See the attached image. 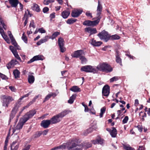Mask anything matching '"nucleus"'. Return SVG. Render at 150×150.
I'll list each match as a JSON object with an SVG mask.
<instances>
[{"label": "nucleus", "mask_w": 150, "mask_h": 150, "mask_svg": "<svg viewBox=\"0 0 150 150\" xmlns=\"http://www.w3.org/2000/svg\"><path fill=\"white\" fill-rule=\"evenodd\" d=\"M102 11H97V13L96 14L97 16V18H100V19L101 18V17L100 16V15L101 13V12Z\"/></svg>", "instance_id": "60"}, {"label": "nucleus", "mask_w": 150, "mask_h": 150, "mask_svg": "<svg viewBox=\"0 0 150 150\" xmlns=\"http://www.w3.org/2000/svg\"><path fill=\"white\" fill-rule=\"evenodd\" d=\"M25 18V20L24 22V26H25L28 22V16L27 14V13L26 11H25V14H24V17L23 18V19L24 20Z\"/></svg>", "instance_id": "35"}, {"label": "nucleus", "mask_w": 150, "mask_h": 150, "mask_svg": "<svg viewBox=\"0 0 150 150\" xmlns=\"http://www.w3.org/2000/svg\"><path fill=\"white\" fill-rule=\"evenodd\" d=\"M83 50H78L74 52L73 54L72 55V57L75 58H80V57L83 55Z\"/></svg>", "instance_id": "15"}, {"label": "nucleus", "mask_w": 150, "mask_h": 150, "mask_svg": "<svg viewBox=\"0 0 150 150\" xmlns=\"http://www.w3.org/2000/svg\"><path fill=\"white\" fill-rule=\"evenodd\" d=\"M0 77L2 78L3 79L6 80L8 79V78L7 76L1 73L0 72Z\"/></svg>", "instance_id": "50"}, {"label": "nucleus", "mask_w": 150, "mask_h": 150, "mask_svg": "<svg viewBox=\"0 0 150 150\" xmlns=\"http://www.w3.org/2000/svg\"><path fill=\"white\" fill-rule=\"evenodd\" d=\"M28 82L30 84H32L34 81L35 78L32 75H29L28 77Z\"/></svg>", "instance_id": "31"}, {"label": "nucleus", "mask_w": 150, "mask_h": 150, "mask_svg": "<svg viewBox=\"0 0 150 150\" xmlns=\"http://www.w3.org/2000/svg\"><path fill=\"white\" fill-rule=\"evenodd\" d=\"M109 38V40H119L120 39V36L117 34L112 35H110Z\"/></svg>", "instance_id": "26"}, {"label": "nucleus", "mask_w": 150, "mask_h": 150, "mask_svg": "<svg viewBox=\"0 0 150 150\" xmlns=\"http://www.w3.org/2000/svg\"><path fill=\"white\" fill-rule=\"evenodd\" d=\"M51 124V122L50 120H44L41 123V125L45 128H48L50 124Z\"/></svg>", "instance_id": "12"}, {"label": "nucleus", "mask_w": 150, "mask_h": 150, "mask_svg": "<svg viewBox=\"0 0 150 150\" xmlns=\"http://www.w3.org/2000/svg\"><path fill=\"white\" fill-rule=\"evenodd\" d=\"M79 59L81 61V63L82 64H85L87 61L86 58L82 55L81 57H80Z\"/></svg>", "instance_id": "38"}, {"label": "nucleus", "mask_w": 150, "mask_h": 150, "mask_svg": "<svg viewBox=\"0 0 150 150\" xmlns=\"http://www.w3.org/2000/svg\"><path fill=\"white\" fill-rule=\"evenodd\" d=\"M98 70L108 73L112 71V68L111 66L107 63L103 62L100 63L96 67Z\"/></svg>", "instance_id": "2"}, {"label": "nucleus", "mask_w": 150, "mask_h": 150, "mask_svg": "<svg viewBox=\"0 0 150 150\" xmlns=\"http://www.w3.org/2000/svg\"><path fill=\"white\" fill-rule=\"evenodd\" d=\"M83 144L82 143L72 141L71 145L69 147V150H82Z\"/></svg>", "instance_id": "4"}, {"label": "nucleus", "mask_w": 150, "mask_h": 150, "mask_svg": "<svg viewBox=\"0 0 150 150\" xmlns=\"http://www.w3.org/2000/svg\"><path fill=\"white\" fill-rule=\"evenodd\" d=\"M106 109V108L104 107L100 109V117H103V115L105 113Z\"/></svg>", "instance_id": "39"}, {"label": "nucleus", "mask_w": 150, "mask_h": 150, "mask_svg": "<svg viewBox=\"0 0 150 150\" xmlns=\"http://www.w3.org/2000/svg\"><path fill=\"white\" fill-rule=\"evenodd\" d=\"M77 19H74L73 18H70L68 19L67 21V23L68 24L71 25L75 23L77 21Z\"/></svg>", "instance_id": "29"}, {"label": "nucleus", "mask_w": 150, "mask_h": 150, "mask_svg": "<svg viewBox=\"0 0 150 150\" xmlns=\"http://www.w3.org/2000/svg\"><path fill=\"white\" fill-rule=\"evenodd\" d=\"M30 95V93H28L24 96H22L20 98V100H22L25 97H27L29 95Z\"/></svg>", "instance_id": "64"}, {"label": "nucleus", "mask_w": 150, "mask_h": 150, "mask_svg": "<svg viewBox=\"0 0 150 150\" xmlns=\"http://www.w3.org/2000/svg\"><path fill=\"white\" fill-rule=\"evenodd\" d=\"M103 7L102 5L100 4V2L98 1V4L97 6V11H102Z\"/></svg>", "instance_id": "45"}, {"label": "nucleus", "mask_w": 150, "mask_h": 150, "mask_svg": "<svg viewBox=\"0 0 150 150\" xmlns=\"http://www.w3.org/2000/svg\"><path fill=\"white\" fill-rule=\"evenodd\" d=\"M13 73L16 79L20 77V72L17 69L14 70Z\"/></svg>", "instance_id": "30"}, {"label": "nucleus", "mask_w": 150, "mask_h": 150, "mask_svg": "<svg viewBox=\"0 0 150 150\" xmlns=\"http://www.w3.org/2000/svg\"><path fill=\"white\" fill-rule=\"evenodd\" d=\"M110 87L108 85H105L103 88L102 94L103 96L108 97L110 93Z\"/></svg>", "instance_id": "9"}, {"label": "nucleus", "mask_w": 150, "mask_h": 150, "mask_svg": "<svg viewBox=\"0 0 150 150\" xmlns=\"http://www.w3.org/2000/svg\"><path fill=\"white\" fill-rule=\"evenodd\" d=\"M19 107V106L18 104H16L15 105L10 115V118L9 120V123L10 122L11 120L15 117V115L18 111Z\"/></svg>", "instance_id": "8"}, {"label": "nucleus", "mask_w": 150, "mask_h": 150, "mask_svg": "<svg viewBox=\"0 0 150 150\" xmlns=\"http://www.w3.org/2000/svg\"><path fill=\"white\" fill-rule=\"evenodd\" d=\"M54 0H44L43 3L45 5H47L50 3L54 2Z\"/></svg>", "instance_id": "46"}, {"label": "nucleus", "mask_w": 150, "mask_h": 150, "mask_svg": "<svg viewBox=\"0 0 150 150\" xmlns=\"http://www.w3.org/2000/svg\"><path fill=\"white\" fill-rule=\"evenodd\" d=\"M30 27H32L33 28H35V25L34 21L33 20H32L30 23L29 25Z\"/></svg>", "instance_id": "56"}, {"label": "nucleus", "mask_w": 150, "mask_h": 150, "mask_svg": "<svg viewBox=\"0 0 150 150\" xmlns=\"http://www.w3.org/2000/svg\"><path fill=\"white\" fill-rule=\"evenodd\" d=\"M2 100V105L3 107L8 108L9 104L14 100L13 98L10 96L2 95L1 97Z\"/></svg>", "instance_id": "3"}, {"label": "nucleus", "mask_w": 150, "mask_h": 150, "mask_svg": "<svg viewBox=\"0 0 150 150\" xmlns=\"http://www.w3.org/2000/svg\"><path fill=\"white\" fill-rule=\"evenodd\" d=\"M49 38V37L48 36H46L44 38L41 39L39 41L37 42V45H40L42 43L47 42Z\"/></svg>", "instance_id": "22"}, {"label": "nucleus", "mask_w": 150, "mask_h": 150, "mask_svg": "<svg viewBox=\"0 0 150 150\" xmlns=\"http://www.w3.org/2000/svg\"><path fill=\"white\" fill-rule=\"evenodd\" d=\"M21 38L23 40L24 42L26 43L28 42V39L26 36L25 34V33L24 32L22 35V36Z\"/></svg>", "instance_id": "40"}, {"label": "nucleus", "mask_w": 150, "mask_h": 150, "mask_svg": "<svg viewBox=\"0 0 150 150\" xmlns=\"http://www.w3.org/2000/svg\"><path fill=\"white\" fill-rule=\"evenodd\" d=\"M125 110V108H122L120 110H119L117 111V114L118 116H120L122 112V111Z\"/></svg>", "instance_id": "51"}, {"label": "nucleus", "mask_w": 150, "mask_h": 150, "mask_svg": "<svg viewBox=\"0 0 150 150\" xmlns=\"http://www.w3.org/2000/svg\"><path fill=\"white\" fill-rule=\"evenodd\" d=\"M110 34L108 33L103 30L99 33L97 36L102 40H103L105 42H107L109 40Z\"/></svg>", "instance_id": "5"}, {"label": "nucleus", "mask_w": 150, "mask_h": 150, "mask_svg": "<svg viewBox=\"0 0 150 150\" xmlns=\"http://www.w3.org/2000/svg\"><path fill=\"white\" fill-rule=\"evenodd\" d=\"M91 44L94 46H99L102 44L103 42H102L96 41V40L93 38L91 40Z\"/></svg>", "instance_id": "19"}, {"label": "nucleus", "mask_w": 150, "mask_h": 150, "mask_svg": "<svg viewBox=\"0 0 150 150\" xmlns=\"http://www.w3.org/2000/svg\"><path fill=\"white\" fill-rule=\"evenodd\" d=\"M42 134V133L41 132H36V133L33 135V137L34 138H36L40 137Z\"/></svg>", "instance_id": "47"}, {"label": "nucleus", "mask_w": 150, "mask_h": 150, "mask_svg": "<svg viewBox=\"0 0 150 150\" xmlns=\"http://www.w3.org/2000/svg\"><path fill=\"white\" fill-rule=\"evenodd\" d=\"M103 141L104 140L103 139L101 138L100 137H98L96 140H92L91 142L94 144H103Z\"/></svg>", "instance_id": "17"}, {"label": "nucleus", "mask_w": 150, "mask_h": 150, "mask_svg": "<svg viewBox=\"0 0 150 150\" xmlns=\"http://www.w3.org/2000/svg\"><path fill=\"white\" fill-rule=\"evenodd\" d=\"M13 54L16 58L20 62H21V59L18 54L17 51L16 52H13Z\"/></svg>", "instance_id": "43"}, {"label": "nucleus", "mask_w": 150, "mask_h": 150, "mask_svg": "<svg viewBox=\"0 0 150 150\" xmlns=\"http://www.w3.org/2000/svg\"><path fill=\"white\" fill-rule=\"evenodd\" d=\"M124 149L125 150H134V148L131 147L129 145H124Z\"/></svg>", "instance_id": "44"}, {"label": "nucleus", "mask_w": 150, "mask_h": 150, "mask_svg": "<svg viewBox=\"0 0 150 150\" xmlns=\"http://www.w3.org/2000/svg\"><path fill=\"white\" fill-rule=\"evenodd\" d=\"M32 9L33 10L37 12H39L40 11V6L37 4H34L32 7Z\"/></svg>", "instance_id": "27"}, {"label": "nucleus", "mask_w": 150, "mask_h": 150, "mask_svg": "<svg viewBox=\"0 0 150 150\" xmlns=\"http://www.w3.org/2000/svg\"><path fill=\"white\" fill-rule=\"evenodd\" d=\"M70 11L69 10H64L61 13V16L64 19L67 18L70 14Z\"/></svg>", "instance_id": "20"}, {"label": "nucleus", "mask_w": 150, "mask_h": 150, "mask_svg": "<svg viewBox=\"0 0 150 150\" xmlns=\"http://www.w3.org/2000/svg\"><path fill=\"white\" fill-rule=\"evenodd\" d=\"M4 39L6 42L7 43H9L10 41L8 37L5 33L1 35Z\"/></svg>", "instance_id": "41"}, {"label": "nucleus", "mask_w": 150, "mask_h": 150, "mask_svg": "<svg viewBox=\"0 0 150 150\" xmlns=\"http://www.w3.org/2000/svg\"><path fill=\"white\" fill-rule=\"evenodd\" d=\"M10 49L11 51L13 53V52H16L17 51V50H16L14 49V47L11 46H10Z\"/></svg>", "instance_id": "62"}, {"label": "nucleus", "mask_w": 150, "mask_h": 150, "mask_svg": "<svg viewBox=\"0 0 150 150\" xmlns=\"http://www.w3.org/2000/svg\"><path fill=\"white\" fill-rule=\"evenodd\" d=\"M85 31L89 32L90 34L89 36L91 35L95 34L97 32L96 28H91L90 27H88L85 29Z\"/></svg>", "instance_id": "16"}, {"label": "nucleus", "mask_w": 150, "mask_h": 150, "mask_svg": "<svg viewBox=\"0 0 150 150\" xmlns=\"http://www.w3.org/2000/svg\"><path fill=\"white\" fill-rule=\"evenodd\" d=\"M43 59L44 57L43 56L41 55H36L28 61L27 62V63L29 64L35 61L42 60Z\"/></svg>", "instance_id": "10"}, {"label": "nucleus", "mask_w": 150, "mask_h": 150, "mask_svg": "<svg viewBox=\"0 0 150 150\" xmlns=\"http://www.w3.org/2000/svg\"><path fill=\"white\" fill-rule=\"evenodd\" d=\"M70 90L74 92H78L81 91L80 88L77 86H74L71 87Z\"/></svg>", "instance_id": "24"}, {"label": "nucleus", "mask_w": 150, "mask_h": 150, "mask_svg": "<svg viewBox=\"0 0 150 150\" xmlns=\"http://www.w3.org/2000/svg\"><path fill=\"white\" fill-rule=\"evenodd\" d=\"M60 51L62 52H64L66 50V49L65 47H64V46L59 47Z\"/></svg>", "instance_id": "61"}, {"label": "nucleus", "mask_w": 150, "mask_h": 150, "mask_svg": "<svg viewBox=\"0 0 150 150\" xmlns=\"http://www.w3.org/2000/svg\"><path fill=\"white\" fill-rule=\"evenodd\" d=\"M64 39L60 37L59 38L58 41V43L59 47L64 46Z\"/></svg>", "instance_id": "28"}, {"label": "nucleus", "mask_w": 150, "mask_h": 150, "mask_svg": "<svg viewBox=\"0 0 150 150\" xmlns=\"http://www.w3.org/2000/svg\"><path fill=\"white\" fill-rule=\"evenodd\" d=\"M55 17V13L54 12L50 14V18L51 20H52V19L54 18Z\"/></svg>", "instance_id": "57"}, {"label": "nucleus", "mask_w": 150, "mask_h": 150, "mask_svg": "<svg viewBox=\"0 0 150 150\" xmlns=\"http://www.w3.org/2000/svg\"><path fill=\"white\" fill-rule=\"evenodd\" d=\"M56 96V94L54 93H52L50 94L47 95L45 98L44 100L43 101V102H45L48 100L52 96H53L54 97Z\"/></svg>", "instance_id": "23"}, {"label": "nucleus", "mask_w": 150, "mask_h": 150, "mask_svg": "<svg viewBox=\"0 0 150 150\" xmlns=\"http://www.w3.org/2000/svg\"><path fill=\"white\" fill-rule=\"evenodd\" d=\"M69 112L68 110H65L60 113L53 116L50 119L51 124H57L60 122L62 118Z\"/></svg>", "instance_id": "1"}, {"label": "nucleus", "mask_w": 150, "mask_h": 150, "mask_svg": "<svg viewBox=\"0 0 150 150\" xmlns=\"http://www.w3.org/2000/svg\"><path fill=\"white\" fill-rule=\"evenodd\" d=\"M9 3L12 7H16L18 4V0H9Z\"/></svg>", "instance_id": "21"}, {"label": "nucleus", "mask_w": 150, "mask_h": 150, "mask_svg": "<svg viewBox=\"0 0 150 150\" xmlns=\"http://www.w3.org/2000/svg\"><path fill=\"white\" fill-rule=\"evenodd\" d=\"M67 144H64L62 145H60L59 146L54 147L52 149L50 150H56L58 149H64L66 147Z\"/></svg>", "instance_id": "25"}, {"label": "nucleus", "mask_w": 150, "mask_h": 150, "mask_svg": "<svg viewBox=\"0 0 150 150\" xmlns=\"http://www.w3.org/2000/svg\"><path fill=\"white\" fill-rule=\"evenodd\" d=\"M82 10H73L71 13V16L74 18L77 17L81 13Z\"/></svg>", "instance_id": "13"}, {"label": "nucleus", "mask_w": 150, "mask_h": 150, "mask_svg": "<svg viewBox=\"0 0 150 150\" xmlns=\"http://www.w3.org/2000/svg\"><path fill=\"white\" fill-rule=\"evenodd\" d=\"M33 104L32 102H30L26 106H25L23 107L21 110V111L20 112V113H21L25 109L28 108L29 106Z\"/></svg>", "instance_id": "48"}, {"label": "nucleus", "mask_w": 150, "mask_h": 150, "mask_svg": "<svg viewBox=\"0 0 150 150\" xmlns=\"http://www.w3.org/2000/svg\"><path fill=\"white\" fill-rule=\"evenodd\" d=\"M19 146V144L17 143L16 141H14L11 144V150H18Z\"/></svg>", "instance_id": "18"}, {"label": "nucleus", "mask_w": 150, "mask_h": 150, "mask_svg": "<svg viewBox=\"0 0 150 150\" xmlns=\"http://www.w3.org/2000/svg\"><path fill=\"white\" fill-rule=\"evenodd\" d=\"M112 130H110V129L108 128H107L106 129V130L108 131H117L116 128L114 127H112Z\"/></svg>", "instance_id": "63"}, {"label": "nucleus", "mask_w": 150, "mask_h": 150, "mask_svg": "<svg viewBox=\"0 0 150 150\" xmlns=\"http://www.w3.org/2000/svg\"><path fill=\"white\" fill-rule=\"evenodd\" d=\"M60 34V32L58 31L55 32L52 34L51 37H49V38L53 40L58 35H59Z\"/></svg>", "instance_id": "36"}, {"label": "nucleus", "mask_w": 150, "mask_h": 150, "mask_svg": "<svg viewBox=\"0 0 150 150\" xmlns=\"http://www.w3.org/2000/svg\"><path fill=\"white\" fill-rule=\"evenodd\" d=\"M37 111L35 110H32L27 112L24 115L22 120V122L25 123L29 119L32 118L36 113Z\"/></svg>", "instance_id": "6"}, {"label": "nucleus", "mask_w": 150, "mask_h": 150, "mask_svg": "<svg viewBox=\"0 0 150 150\" xmlns=\"http://www.w3.org/2000/svg\"><path fill=\"white\" fill-rule=\"evenodd\" d=\"M38 31L41 33H45L46 32V31L42 28L39 29Z\"/></svg>", "instance_id": "59"}, {"label": "nucleus", "mask_w": 150, "mask_h": 150, "mask_svg": "<svg viewBox=\"0 0 150 150\" xmlns=\"http://www.w3.org/2000/svg\"><path fill=\"white\" fill-rule=\"evenodd\" d=\"M18 63V62L16 60L12 59L10 62L7 64L6 67L8 69H9Z\"/></svg>", "instance_id": "14"}, {"label": "nucleus", "mask_w": 150, "mask_h": 150, "mask_svg": "<svg viewBox=\"0 0 150 150\" xmlns=\"http://www.w3.org/2000/svg\"><path fill=\"white\" fill-rule=\"evenodd\" d=\"M119 78L117 76H114L112 78L110 79V82H113L114 81H116L118 80Z\"/></svg>", "instance_id": "49"}, {"label": "nucleus", "mask_w": 150, "mask_h": 150, "mask_svg": "<svg viewBox=\"0 0 150 150\" xmlns=\"http://www.w3.org/2000/svg\"><path fill=\"white\" fill-rule=\"evenodd\" d=\"M97 19L94 21H91L92 25V26H94L98 25L100 21V18H96Z\"/></svg>", "instance_id": "33"}, {"label": "nucleus", "mask_w": 150, "mask_h": 150, "mask_svg": "<svg viewBox=\"0 0 150 150\" xmlns=\"http://www.w3.org/2000/svg\"><path fill=\"white\" fill-rule=\"evenodd\" d=\"M76 98V95L75 94L72 95V96L70 97L69 100H68V103L70 104H72L75 99Z\"/></svg>", "instance_id": "32"}, {"label": "nucleus", "mask_w": 150, "mask_h": 150, "mask_svg": "<svg viewBox=\"0 0 150 150\" xmlns=\"http://www.w3.org/2000/svg\"><path fill=\"white\" fill-rule=\"evenodd\" d=\"M83 24L84 25L88 26H92L91 21L89 20H86L83 22Z\"/></svg>", "instance_id": "37"}, {"label": "nucleus", "mask_w": 150, "mask_h": 150, "mask_svg": "<svg viewBox=\"0 0 150 150\" xmlns=\"http://www.w3.org/2000/svg\"><path fill=\"white\" fill-rule=\"evenodd\" d=\"M128 116H126L124 119H123L122 121V122L123 124H125L127 123L128 120Z\"/></svg>", "instance_id": "54"}, {"label": "nucleus", "mask_w": 150, "mask_h": 150, "mask_svg": "<svg viewBox=\"0 0 150 150\" xmlns=\"http://www.w3.org/2000/svg\"><path fill=\"white\" fill-rule=\"evenodd\" d=\"M115 61L116 62L122 65V59L121 58V54L118 50H116L115 54Z\"/></svg>", "instance_id": "11"}, {"label": "nucleus", "mask_w": 150, "mask_h": 150, "mask_svg": "<svg viewBox=\"0 0 150 150\" xmlns=\"http://www.w3.org/2000/svg\"><path fill=\"white\" fill-rule=\"evenodd\" d=\"M49 11V8L48 7H46L43 8L42 10L43 12L44 13H47Z\"/></svg>", "instance_id": "58"}, {"label": "nucleus", "mask_w": 150, "mask_h": 150, "mask_svg": "<svg viewBox=\"0 0 150 150\" xmlns=\"http://www.w3.org/2000/svg\"><path fill=\"white\" fill-rule=\"evenodd\" d=\"M23 122L22 123H18L16 127V130H19L22 128L23 124Z\"/></svg>", "instance_id": "42"}, {"label": "nucleus", "mask_w": 150, "mask_h": 150, "mask_svg": "<svg viewBox=\"0 0 150 150\" xmlns=\"http://www.w3.org/2000/svg\"><path fill=\"white\" fill-rule=\"evenodd\" d=\"M85 14L86 16L88 17H90L91 18H92L93 17L92 14L90 12V11H86Z\"/></svg>", "instance_id": "53"}, {"label": "nucleus", "mask_w": 150, "mask_h": 150, "mask_svg": "<svg viewBox=\"0 0 150 150\" xmlns=\"http://www.w3.org/2000/svg\"><path fill=\"white\" fill-rule=\"evenodd\" d=\"M110 134L112 137H116L117 133V132H110Z\"/></svg>", "instance_id": "55"}, {"label": "nucleus", "mask_w": 150, "mask_h": 150, "mask_svg": "<svg viewBox=\"0 0 150 150\" xmlns=\"http://www.w3.org/2000/svg\"><path fill=\"white\" fill-rule=\"evenodd\" d=\"M81 71L86 72H93L94 73L97 72L98 70L91 65H86L82 66L81 68Z\"/></svg>", "instance_id": "7"}, {"label": "nucleus", "mask_w": 150, "mask_h": 150, "mask_svg": "<svg viewBox=\"0 0 150 150\" xmlns=\"http://www.w3.org/2000/svg\"><path fill=\"white\" fill-rule=\"evenodd\" d=\"M82 143L83 144V148L85 149H86L91 147L92 146L91 144L89 142H83Z\"/></svg>", "instance_id": "34"}, {"label": "nucleus", "mask_w": 150, "mask_h": 150, "mask_svg": "<svg viewBox=\"0 0 150 150\" xmlns=\"http://www.w3.org/2000/svg\"><path fill=\"white\" fill-rule=\"evenodd\" d=\"M0 23L2 25L4 29L6 30V26L5 25L4 21L2 19L0 20Z\"/></svg>", "instance_id": "52"}]
</instances>
